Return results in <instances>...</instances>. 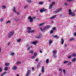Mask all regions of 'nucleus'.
I'll use <instances>...</instances> for the list:
<instances>
[{
	"mask_svg": "<svg viewBox=\"0 0 76 76\" xmlns=\"http://www.w3.org/2000/svg\"><path fill=\"white\" fill-rule=\"evenodd\" d=\"M4 70L5 71H7V70H8V68L7 67H5V68H4Z\"/></svg>",
	"mask_w": 76,
	"mask_h": 76,
	"instance_id": "a878e982",
	"label": "nucleus"
},
{
	"mask_svg": "<svg viewBox=\"0 0 76 76\" xmlns=\"http://www.w3.org/2000/svg\"><path fill=\"white\" fill-rule=\"evenodd\" d=\"M13 34H14V32L12 31L8 33L7 36L8 37L10 38L12 36H13Z\"/></svg>",
	"mask_w": 76,
	"mask_h": 76,
	"instance_id": "f257e3e1",
	"label": "nucleus"
},
{
	"mask_svg": "<svg viewBox=\"0 0 76 76\" xmlns=\"http://www.w3.org/2000/svg\"><path fill=\"white\" fill-rule=\"evenodd\" d=\"M42 72H44V67L42 66V70H41Z\"/></svg>",
	"mask_w": 76,
	"mask_h": 76,
	"instance_id": "ddd939ff",
	"label": "nucleus"
},
{
	"mask_svg": "<svg viewBox=\"0 0 76 76\" xmlns=\"http://www.w3.org/2000/svg\"><path fill=\"white\" fill-rule=\"evenodd\" d=\"M28 19L30 20V22H33V18L31 16L28 17Z\"/></svg>",
	"mask_w": 76,
	"mask_h": 76,
	"instance_id": "20e7f679",
	"label": "nucleus"
},
{
	"mask_svg": "<svg viewBox=\"0 0 76 76\" xmlns=\"http://www.w3.org/2000/svg\"><path fill=\"white\" fill-rule=\"evenodd\" d=\"M74 35L75 36H76V33H74Z\"/></svg>",
	"mask_w": 76,
	"mask_h": 76,
	"instance_id": "052dcab7",
	"label": "nucleus"
},
{
	"mask_svg": "<svg viewBox=\"0 0 76 76\" xmlns=\"http://www.w3.org/2000/svg\"><path fill=\"white\" fill-rule=\"evenodd\" d=\"M62 9L61 8H60L59 9H58L57 11L55 12V13H58V12H60V11H61Z\"/></svg>",
	"mask_w": 76,
	"mask_h": 76,
	"instance_id": "6e6552de",
	"label": "nucleus"
},
{
	"mask_svg": "<svg viewBox=\"0 0 76 76\" xmlns=\"http://www.w3.org/2000/svg\"><path fill=\"white\" fill-rule=\"evenodd\" d=\"M68 1H74V0H66Z\"/></svg>",
	"mask_w": 76,
	"mask_h": 76,
	"instance_id": "5fc2aeb1",
	"label": "nucleus"
},
{
	"mask_svg": "<svg viewBox=\"0 0 76 76\" xmlns=\"http://www.w3.org/2000/svg\"><path fill=\"white\" fill-rule=\"evenodd\" d=\"M21 62L20 61H18L16 62V64L17 65H19V64H21Z\"/></svg>",
	"mask_w": 76,
	"mask_h": 76,
	"instance_id": "4468645a",
	"label": "nucleus"
},
{
	"mask_svg": "<svg viewBox=\"0 0 76 76\" xmlns=\"http://www.w3.org/2000/svg\"><path fill=\"white\" fill-rule=\"evenodd\" d=\"M59 71H61V72H62V69L60 68L59 69Z\"/></svg>",
	"mask_w": 76,
	"mask_h": 76,
	"instance_id": "603ef678",
	"label": "nucleus"
},
{
	"mask_svg": "<svg viewBox=\"0 0 76 76\" xmlns=\"http://www.w3.org/2000/svg\"><path fill=\"white\" fill-rule=\"evenodd\" d=\"M53 31L56 30V27H54L53 28Z\"/></svg>",
	"mask_w": 76,
	"mask_h": 76,
	"instance_id": "de8ad7c7",
	"label": "nucleus"
},
{
	"mask_svg": "<svg viewBox=\"0 0 76 76\" xmlns=\"http://www.w3.org/2000/svg\"><path fill=\"white\" fill-rule=\"evenodd\" d=\"M67 45H65V47H67Z\"/></svg>",
	"mask_w": 76,
	"mask_h": 76,
	"instance_id": "338daca9",
	"label": "nucleus"
},
{
	"mask_svg": "<svg viewBox=\"0 0 76 76\" xmlns=\"http://www.w3.org/2000/svg\"><path fill=\"white\" fill-rule=\"evenodd\" d=\"M56 16H57V15H55L51 17H50V19H54V18H55Z\"/></svg>",
	"mask_w": 76,
	"mask_h": 76,
	"instance_id": "9d476101",
	"label": "nucleus"
},
{
	"mask_svg": "<svg viewBox=\"0 0 76 76\" xmlns=\"http://www.w3.org/2000/svg\"><path fill=\"white\" fill-rule=\"evenodd\" d=\"M11 56H14L15 55V53H11Z\"/></svg>",
	"mask_w": 76,
	"mask_h": 76,
	"instance_id": "c9c22d12",
	"label": "nucleus"
},
{
	"mask_svg": "<svg viewBox=\"0 0 76 76\" xmlns=\"http://www.w3.org/2000/svg\"><path fill=\"white\" fill-rule=\"evenodd\" d=\"M40 29L42 31V32H44V31H45V29H44H44H43L42 28H40Z\"/></svg>",
	"mask_w": 76,
	"mask_h": 76,
	"instance_id": "412c9836",
	"label": "nucleus"
},
{
	"mask_svg": "<svg viewBox=\"0 0 76 76\" xmlns=\"http://www.w3.org/2000/svg\"><path fill=\"white\" fill-rule=\"evenodd\" d=\"M74 39H74V38H72L70 39L69 41H73V40H74Z\"/></svg>",
	"mask_w": 76,
	"mask_h": 76,
	"instance_id": "c85d7f7f",
	"label": "nucleus"
},
{
	"mask_svg": "<svg viewBox=\"0 0 76 76\" xmlns=\"http://www.w3.org/2000/svg\"><path fill=\"white\" fill-rule=\"evenodd\" d=\"M40 53H42V52L41 50H40Z\"/></svg>",
	"mask_w": 76,
	"mask_h": 76,
	"instance_id": "e2e57ef3",
	"label": "nucleus"
},
{
	"mask_svg": "<svg viewBox=\"0 0 76 76\" xmlns=\"http://www.w3.org/2000/svg\"><path fill=\"white\" fill-rule=\"evenodd\" d=\"M69 15H72V16H75V14H74V13H73L72 12H72V10H69Z\"/></svg>",
	"mask_w": 76,
	"mask_h": 76,
	"instance_id": "7ed1b4c3",
	"label": "nucleus"
},
{
	"mask_svg": "<svg viewBox=\"0 0 76 76\" xmlns=\"http://www.w3.org/2000/svg\"><path fill=\"white\" fill-rule=\"evenodd\" d=\"M1 48L0 47V53H1Z\"/></svg>",
	"mask_w": 76,
	"mask_h": 76,
	"instance_id": "0e129e2a",
	"label": "nucleus"
},
{
	"mask_svg": "<svg viewBox=\"0 0 76 76\" xmlns=\"http://www.w3.org/2000/svg\"><path fill=\"white\" fill-rule=\"evenodd\" d=\"M63 43H64V40L63 38L61 39V44H63Z\"/></svg>",
	"mask_w": 76,
	"mask_h": 76,
	"instance_id": "6ab92c4d",
	"label": "nucleus"
},
{
	"mask_svg": "<svg viewBox=\"0 0 76 76\" xmlns=\"http://www.w3.org/2000/svg\"><path fill=\"white\" fill-rule=\"evenodd\" d=\"M31 1H32L31 0H28L27 1V2H28V3H31Z\"/></svg>",
	"mask_w": 76,
	"mask_h": 76,
	"instance_id": "a19ab883",
	"label": "nucleus"
},
{
	"mask_svg": "<svg viewBox=\"0 0 76 76\" xmlns=\"http://www.w3.org/2000/svg\"><path fill=\"white\" fill-rule=\"evenodd\" d=\"M55 4V2H53L52 4H50L49 5V9H51L53 8V6L54 5V4Z\"/></svg>",
	"mask_w": 76,
	"mask_h": 76,
	"instance_id": "f03ea898",
	"label": "nucleus"
},
{
	"mask_svg": "<svg viewBox=\"0 0 76 76\" xmlns=\"http://www.w3.org/2000/svg\"><path fill=\"white\" fill-rule=\"evenodd\" d=\"M7 72H4L3 74H2L1 75V76H4V75H5V74H6V73Z\"/></svg>",
	"mask_w": 76,
	"mask_h": 76,
	"instance_id": "aec40b11",
	"label": "nucleus"
},
{
	"mask_svg": "<svg viewBox=\"0 0 76 76\" xmlns=\"http://www.w3.org/2000/svg\"><path fill=\"white\" fill-rule=\"evenodd\" d=\"M46 62L47 63H48L49 62V60H48V59H47L46 60Z\"/></svg>",
	"mask_w": 76,
	"mask_h": 76,
	"instance_id": "473e14b6",
	"label": "nucleus"
},
{
	"mask_svg": "<svg viewBox=\"0 0 76 76\" xmlns=\"http://www.w3.org/2000/svg\"><path fill=\"white\" fill-rule=\"evenodd\" d=\"M72 56V55L70 56L69 57H68V58H71V57Z\"/></svg>",
	"mask_w": 76,
	"mask_h": 76,
	"instance_id": "49530a36",
	"label": "nucleus"
},
{
	"mask_svg": "<svg viewBox=\"0 0 76 76\" xmlns=\"http://www.w3.org/2000/svg\"><path fill=\"white\" fill-rule=\"evenodd\" d=\"M37 55V53H34V56H36Z\"/></svg>",
	"mask_w": 76,
	"mask_h": 76,
	"instance_id": "a18cd8bd",
	"label": "nucleus"
},
{
	"mask_svg": "<svg viewBox=\"0 0 76 76\" xmlns=\"http://www.w3.org/2000/svg\"><path fill=\"white\" fill-rule=\"evenodd\" d=\"M37 42H38V41H36V42H33L32 44L34 45H37Z\"/></svg>",
	"mask_w": 76,
	"mask_h": 76,
	"instance_id": "2eb2a0df",
	"label": "nucleus"
},
{
	"mask_svg": "<svg viewBox=\"0 0 76 76\" xmlns=\"http://www.w3.org/2000/svg\"><path fill=\"white\" fill-rule=\"evenodd\" d=\"M53 55L56 54L57 53V51L56 50H54L52 51Z\"/></svg>",
	"mask_w": 76,
	"mask_h": 76,
	"instance_id": "423d86ee",
	"label": "nucleus"
},
{
	"mask_svg": "<svg viewBox=\"0 0 76 76\" xmlns=\"http://www.w3.org/2000/svg\"><path fill=\"white\" fill-rule=\"evenodd\" d=\"M12 10L15 13H16V8L15 7H14Z\"/></svg>",
	"mask_w": 76,
	"mask_h": 76,
	"instance_id": "a211bd4d",
	"label": "nucleus"
},
{
	"mask_svg": "<svg viewBox=\"0 0 76 76\" xmlns=\"http://www.w3.org/2000/svg\"><path fill=\"white\" fill-rule=\"evenodd\" d=\"M10 22H11V21L10 20H8L7 22V24L9 23H10Z\"/></svg>",
	"mask_w": 76,
	"mask_h": 76,
	"instance_id": "79ce46f5",
	"label": "nucleus"
},
{
	"mask_svg": "<svg viewBox=\"0 0 76 76\" xmlns=\"http://www.w3.org/2000/svg\"><path fill=\"white\" fill-rule=\"evenodd\" d=\"M10 65V64L8 63H6L5 64V66H9Z\"/></svg>",
	"mask_w": 76,
	"mask_h": 76,
	"instance_id": "dca6fc26",
	"label": "nucleus"
},
{
	"mask_svg": "<svg viewBox=\"0 0 76 76\" xmlns=\"http://www.w3.org/2000/svg\"><path fill=\"white\" fill-rule=\"evenodd\" d=\"M53 42V41L52 40H50L49 42V44H51Z\"/></svg>",
	"mask_w": 76,
	"mask_h": 76,
	"instance_id": "58836bf2",
	"label": "nucleus"
},
{
	"mask_svg": "<svg viewBox=\"0 0 76 76\" xmlns=\"http://www.w3.org/2000/svg\"><path fill=\"white\" fill-rule=\"evenodd\" d=\"M20 41H21V39H19L18 40H17V42H20Z\"/></svg>",
	"mask_w": 76,
	"mask_h": 76,
	"instance_id": "bb28decb",
	"label": "nucleus"
},
{
	"mask_svg": "<svg viewBox=\"0 0 76 76\" xmlns=\"http://www.w3.org/2000/svg\"><path fill=\"white\" fill-rule=\"evenodd\" d=\"M53 56L54 58H57V56H56V54L53 55Z\"/></svg>",
	"mask_w": 76,
	"mask_h": 76,
	"instance_id": "2f4dec72",
	"label": "nucleus"
},
{
	"mask_svg": "<svg viewBox=\"0 0 76 76\" xmlns=\"http://www.w3.org/2000/svg\"><path fill=\"white\" fill-rule=\"evenodd\" d=\"M2 72V69L0 67V72Z\"/></svg>",
	"mask_w": 76,
	"mask_h": 76,
	"instance_id": "09e8293b",
	"label": "nucleus"
},
{
	"mask_svg": "<svg viewBox=\"0 0 76 76\" xmlns=\"http://www.w3.org/2000/svg\"><path fill=\"white\" fill-rule=\"evenodd\" d=\"M18 69V68L16 66H13L12 68V69H13V70H16Z\"/></svg>",
	"mask_w": 76,
	"mask_h": 76,
	"instance_id": "f8f14e48",
	"label": "nucleus"
},
{
	"mask_svg": "<svg viewBox=\"0 0 76 76\" xmlns=\"http://www.w3.org/2000/svg\"><path fill=\"white\" fill-rule=\"evenodd\" d=\"M51 23H54V21H51Z\"/></svg>",
	"mask_w": 76,
	"mask_h": 76,
	"instance_id": "774afa93",
	"label": "nucleus"
},
{
	"mask_svg": "<svg viewBox=\"0 0 76 76\" xmlns=\"http://www.w3.org/2000/svg\"><path fill=\"white\" fill-rule=\"evenodd\" d=\"M63 72L64 73H66V70L65 69H63Z\"/></svg>",
	"mask_w": 76,
	"mask_h": 76,
	"instance_id": "37998d69",
	"label": "nucleus"
},
{
	"mask_svg": "<svg viewBox=\"0 0 76 76\" xmlns=\"http://www.w3.org/2000/svg\"><path fill=\"white\" fill-rule=\"evenodd\" d=\"M3 18H1V22H3Z\"/></svg>",
	"mask_w": 76,
	"mask_h": 76,
	"instance_id": "864d4df0",
	"label": "nucleus"
},
{
	"mask_svg": "<svg viewBox=\"0 0 76 76\" xmlns=\"http://www.w3.org/2000/svg\"><path fill=\"white\" fill-rule=\"evenodd\" d=\"M10 42H8V45H10Z\"/></svg>",
	"mask_w": 76,
	"mask_h": 76,
	"instance_id": "4d7b16f0",
	"label": "nucleus"
},
{
	"mask_svg": "<svg viewBox=\"0 0 76 76\" xmlns=\"http://www.w3.org/2000/svg\"><path fill=\"white\" fill-rule=\"evenodd\" d=\"M43 11H47V9H45L44 8H43Z\"/></svg>",
	"mask_w": 76,
	"mask_h": 76,
	"instance_id": "ea45409f",
	"label": "nucleus"
},
{
	"mask_svg": "<svg viewBox=\"0 0 76 76\" xmlns=\"http://www.w3.org/2000/svg\"><path fill=\"white\" fill-rule=\"evenodd\" d=\"M30 74H31V70L28 69V71L26 73V75L27 76H28Z\"/></svg>",
	"mask_w": 76,
	"mask_h": 76,
	"instance_id": "39448f33",
	"label": "nucleus"
},
{
	"mask_svg": "<svg viewBox=\"0 0 76 76\" xmlns=\"http://www.w3.org/2000/svg\"><path fill=\"white\" fill-rule=\"evenodd\" d=\"M67 3H65V4H64V5H65V6H67Z\"/></svg>",
	"mask_w": 76,
	"mask_h": 76,
	"instance_id": "69168bd1",
	"label": "nucleus"
},
{
	"mask_svg": "<svg viewBox=\"0 0 76 76\" xmlns=\"http://www.w3.org/2000/svg\"><path fill=\"white\" fill-rule=\"evenodd\" d=\"M29 52L30 54H33V53H34V51L32 50H30L29 51Z\"/></svg>",
	"mask_w": 76,
	"mask_h": 76,
	"instance_id": "f3484780",
	"label": "nucleus"
},
{
	"mask_svg": "<svg viewBox=\"0 0 76 76\" xmlns=\"http://www.w3.org/2000/svg\"><path fill=\"white\" fill-rule=\"evenodd\" d=\"M34 30L31 31L28 30L27 31V33H33V32H34Z\"/></svg>",
	"mask_w": 76,
	"mask_h": 76,
	"instance_id": "1a4fd4ad",
	"label": "nucleus"
},
{
	"mask_svg": "<svg viewBox=\"0 0 76 76\" xmlns=\"http://www.w3.org/2000/svg\"><path fill=\"white\" fill-rule=\"evenodd\" d=\"M71 64H72V63L70 62H69L68 63V65L69 66H70V65H71Z\"/></svg>",
	"mask_w": 76,
	"mask_h": 76,
	"instance_id": "72a5a7b5",
	"label": "nucleus"
},
{
	"mask_svg": "<svg viewBox=\"0 0 76 76\" xmlns=\"http://www.w3.org/2000/svg\"><path fill=\"white\" fill-rule=\"evenodd\" d=\"M36 38H40L41 37V34L37 35L36 36Z\"/></svg>",
	"mask_w": 76,
	"mask_h": 76,
	"instance_id": "9b49d317",
	"label": "nucleus"
},
{
	"mask_svg": "<svg viewBox=\"0 0 76 76\" xmlns=\"http://www.w3.org/2000/svg\"><path fill=\"white\" fill-rule=\"evenodd\" d=\"M34 70V67H32V70Z\"/></svg>",
	"mask_w": 76,
	"mask_h": 76,
	"instance_id": "680f3d73",
	"label": "nucleus"
},
{
	"mask_svg": "<svg viewBox=\"0 0 76 76\" xmlns=\"http://www.w3.org/2000/svg\"><path fill=\"white\" fill-rule=\"evenodd\" d=\"M30 48H31V47H29L28 48L27 50H29L30 49Z\"/></svg>",
	"mask_w": 76,
	"mask_h": 76,
	"instance_id": "13d9d810",
	"label": "nucleus"
},
{
	"mask_svg": "<svg viewBox=\"0 0 76 76\" xmlns=\"http://www.w3.org/2000/svg\"><path fill=\"white\" fill-rule=\"evenodd\" d=\"M39 4H43V2L40 1L39 2Z\"/></svg>",
	"mask_w": 76,
	"mask_h": 76,
	"instance_id": "cd10ccee",
	"label": "nucleus"
},
{
	"mask_svg": "<svg viewBox=\"0 0 76 76\" xmlns=\"http://www.w3.org/2000/svg\"><path fill=\"white\" fill-rule=\"evenodd\" d=\"M35 61H38V59L37 58H36L35 60Z\"/></svg>",
	"mask_w": 76,
	"mask_h": 76,
	"instance_id": "6e6d98bb",
	"label": "nucleus"
},
{
	"mask_svg": "<svg viewBox=\"0 0 76 76\" xmlns=\"http://www.w3.org/2000/svg\"><path fill=\"white\" fill-rule=\"evenodd\" d=\"M28 7V6L27 5L25 6V7H24V9H26L27 7Z\"/></svg>",
	"mask_w": 76,
	"mask_h": 76,
	"instance_id": "8fccbe9b",
	"label": "nucleus"
},
{
	"mask_svg": "<svg viewBox=\"0 0 76 76\" xmlns=\"http://www.w3.org/2000/svg\"><path fill=\"white\" fill-rule=\"evenodd\" d=\"M2 8L3 9H6V7L4 6H2Z\"/></svg>",
	"mask_w": 76,
	"mask_h": 76,
	"instance_id": "b1692460",
	"label": "nucleus"
},
{
	"mask_svg": "<svg viewBox=\"0 0 76 76\" xmlns=\"http://www.w3.org/2000/svg\"><path fill=\"white\" fill-rule=\"evenodd\" d=\"M35 18H36V17H33V18H32V19H35Z\"/></svg>",
	"mask_w": 76,
	"mask_h": 76,
	"instance_id": "bf43d9fd",
	"label": "nucleus"
},
{
	"mask_svg": "<svg viewBox=\"0 0 76 76\" xmlns=\"http://www.w3.org/2000/svg\"><path fill=\"white\" fill-rule=\"evenodd\" d=\"M15 13H16V14H17V15H20V13L18 12H15Z\"/></svg>",
	"mask_w": 76,
	"mask_h": 76,
	"instance_id": "c03bdc74",
	"label": "nucleus"
},
{
	"mask_svg": "<svg viewBox=\"0 0 76 76\" xmlns=\"http://www.w3.org/2000/svg\"><path fill=\"white\" fill-rule=\"evenodd\" d=\"M44 24V23H42L41 24H39V26H42V25H43Z\"/></svg>",
	"mask_w": 76,
	"mask_h": 76,
	"instance_id": "7c9ffc66",
	"label": "nucleus"
},
{
	"mask_svg": "<svg viewBox=\"0 0 76 76\" xmlns=\"http://www.w3.org/2000/svg\"><path fill=\"white\" fill-rule=\"evenodd\" d=\"M53 37H54V38H57V39H58V37H57V35L53 36Z\"/></svg>",
	"mask_w": 76,
	"mask_h": 76,
	"instance_id": "e433bc0d",
	"label": "nucleus"
},
{
	"mask_svg": "<svg viewBox=\"0 0 76 76\" xmlns=\"http://www.w3.org/2000/svg\"><path fill=\"white\" fill-rule=\"evenodd\" d=\"M50 34H53V31L51 30L50 31Z\"/></svg>",
	"mask_w": 76,
	"mask_h": 76,
	"instance_id": "3c124183",
	"label": "nucleus"
},
{
	"mask_svg": "<svg viewBox=\"0 0 76 76\" xmlns=\"http://www.w3.org/2000/svg\"><path fill=\"white\" fill-rule=\"evenodd\" d=\"M36 57V56H33L32 57H31V59H33L34 58H35Z\"/></svg>",
	"mask_w": 76,
	"mask_h": 76,
	"instance_id": "c756f323",
	"label": "nucleus"
},
{
	"mask_svg": "<svg viewBox=\"0 0 76 76\" xmlns=\"http://www.w3.org/2000/svg\"><path fill=\"white\" fill-rule=\"evenodd\" d=\"M72 56H73V57H75V56H76V54L75 53H72Z\"/></svg>",
	"mask_w": 76,
	"mask_h": 76,
	"instance_id": "393cba45",
	"label": "nucleus"
},
{
	"mask_svg": "<svg viewBox=\"0 0 76 76\" xmlns=\"http://www.w3.org/2000/svg\"><path fill=\"white\" fill-rule=\"evenodd\" d=\"M27 29L28 30H31V28L30 27H28L27 28Z\"/></svg>",
	"mask_w": 76,
	"mask_h": 76,
	"instance_id": "4c0bfd02",
	"label": "nucleus"
},
{
	"mask_svg": "<svg viewBox=\"0 0 76 76\" xmlns=\"http://www.w3.org/2000/svg\"><path fill=\"white\" fill-rule=\"evenodd\" d=\"M76 60V58H74L72 59V61L73 62H74V61H75Z\"/></svg>",
	"mask_w": 76,
	"mask_h": 76,
	"instance_id": "5701e85b",
	"label": "nucleus"
},
{
	"mask_svg": "<svg viewBox=\"0 0 76 76\" xmlns=\"http://www.w3.org/2000/svg\"><path fill=\"white\" fill-rule=\"evenodd\" d=\"M51 27V26H47L44 28V29H48Z\"/></svg>",
	"mask_w": 76,
	"mask_h": 76,
	"instance_id": "0eeeda50",
	"label": "nucleus"
},
{
	"mask_svg": "<svg viewBox=\"0 0 76 76\" xmlns=\"http://www.w3.org/2000/svg\"><path fill=\"white\" fill-rule=\"evenodd\" d=\"M69 61H65L64 62V64H66V63H68Z\"/></svg>",
	"mask_w": 76,
	"mask_h": 76,
	"instance_id": "4be33fe9",
	"label": "nucleus"
},
{
	"mask_svg": "<svg viewBox=\"0 0 76 76\" xmlns=\"http://www.w3.org/2000/svg\"><path fill=\"white\" fill-rule=\"evenodd\" d=\"M40 12L41 13H42V12H44V10L42 9H41L40 10Z\"/></svg>",
	"mask_w": 76,
	"mask_h": 76,
	"instance_id": "f704fd0d",
	"label": "nucleus"
}]
</instances>
